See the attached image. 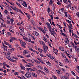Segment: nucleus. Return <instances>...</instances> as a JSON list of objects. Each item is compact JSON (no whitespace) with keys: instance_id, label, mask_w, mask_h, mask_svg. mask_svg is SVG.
<instances>
[{"instance_id":"obj_40","label":"nucleus","mask_w":79,"mask_h":79,"mask_svg":"<svg viewBox=\"0 0 79 79\" xmlns=\"http://www.w3.org/2000/svg\"><path fill=\"white\" fill-rule=\"evenodd\" d=\"M27 16L28 20H29V19H30V17H31V16H30L29 15H27Z\"/></svg>"},{"instance_id":"obj_1","label":"nucleus","mask_w":79,"mask_h":79,"mask_svg":"<svg viewBox=\"0 0 79 79\" xmlns=\"http://www.w3.org/2000/svg\"><path fill=\"white\" fill-rule=\"evenodd\" d=\"M31 76L32 74H31V73L30 72H27L25 74V76L27 78H30V77H31Z\"/></svg>"},{"instance_id":"obj_37","label":"nucleus","mask_w":79,"mask_h":79,"mask_svg":"<svg viewBox=\"0 0 79 79\" xmlns=\"http://www.w3.org/2000/svg\"><path fill=\"white\" fill-rule=\"evenodd\" d=\"M71 73L72 74H73V75H74V76H76V74H75V73H74V72H73V71H72L71 72Z\"/></svg>"},{"instance_id":"obj_59","label":"nucleus","mask_w":79,"mask_h":79,"mask_svg":"<svg viewBox=\"0 0 79 79\" xmlns=\"http://www.w3.org/2000/svg\"><path fill=\"white\" fill-rule=\"evenodd\" d=\"M57 5H61V2H60L58 1L57 2Z\"/></svg>"},{"instance_id":"obj_35","label":"nucleus","mask_w":79,"mask_h":79,"mask_svg":"<svg viewBox=\"0 0 79 79\" xmlns=\"http://www.w3.org/2000/svg\"><path fill=\"white\" fill-rule=\"evenodd\" d=\"M16 4H17V5H18V6H20V8H22L21 6V4H19V3L16 2Z\"/></svg>"},{"instance_id":"obj_16","label":"nucleus","mask_w":79,"mask_h":79,"mask_svg":"<svg viewBox=\"0 0 79 79\" xmlns=\"http://www.w3.org/2000/svg\"><path fill=\"white\" fill-rule=\"evenodd\" d=\"M1 25L3 27H6V25L5 24H3V23H1Z\"/></svg>"},{"instance_id":"obj_18","label":"nucleus","mask_w":79,"mask_h":79,"mask_svg":"<svg viewBox=\"0 0 79 79\" xmlns=\"http://www.w3.org/2000/svg\"><path fill=\"white\" fill-rule=\"evenodd\" d=\"M20 67L21 69H24V70L26 69V68H25V67H24V66H23L20 65Z\"/></svg>"},{"instance_id":"obj_26","label":"nucleus","mask_w":79,"mask_h":79,"mask_svg":"<svg viewBox=\"0 0 79 79\" xmlns=\"http://www.w3.org/2000/svg\"><path fill=\"white\" fill-rule=\"evenodd\" d=\"M20 44L21 45H26V44L23 41H22V42H20Z\"/></svg>"},{"instance_id":"obj_31","label":"nucleus","mask_w":79,"mask_h":79,"mask_svg":"<svg viewBox=\"0 0 79 79\" xmlns=\"http://www.w3.org/2000/svg\"><path fill=\"white\" fill-rule=\"evenodd\" d=\"M68 18L70 19V20H72V18H71V16L69 15H68Z\"/></svg>"},{"instance_id":"obj_36","label":"nucleus","mask_w":79,"mask_h":79,"mask_svg":"<svg viewBox=\"0 0 79 79\" xmlns=\"http://www.w3.org/2000/svg\"><path fill=\"white\" fill-rule=\"evenodd\" d=\"M65 58L66 59H65V62H67V63H69V60H68V59L66 58Z\"/></svg>"},{"instance_id":"obj_50","label":"nucleus","mask_w":79,"mask_h":79,"mask_svg":"<svg viewBox=\"0 0 79 79\" xmlns=\"http://www.w3.org/2000/svg\"><path fill=\"white\" fill-rule=\"evenodd\" d=\"M7 34L9 36H11V33H10L9 32H7Z\"/></svg>"},{"instance_id":"obj_17","label":"nucleus","mask_w":79,"mask_h":79,"mask_svg":"<svg viewBox=\"0 0 79 79\" xmlns=\"http://www.w3.org/2000/svg\"><path fill=\"white\" fill-rule=\"evenodd\" d=\"M53 51L54 53H55V54H56V53H57V52H58V51L56 49L53 48Z\"/></svg>"},{"instance_id":"obj_22","label":"nucleus","mask_w":79,"mask_h":79,"mask_svg":"<svg viewBox=\"0 0 79 79\" xmlns=\"http://www.w3.org/2000/svg\"><path fill=\"white\" fill-rule=\"evenodd\" d=\"M23 53H24V54H25V55H26V54H27V53H28V52H27V51H26V50H24L23 51Z\"/></svg>"},{"instance_id":"obj_6","label":"nucleus","mask_w":79,"mask_h":79,"mask_svg":"<svg viewBox=\"0 0 79 79\" xmlns=\"http://www.w3.org/2000/svg\"><path fill=\"white\" fill-rule=\"evenodd\" d=\"M3 46L4 48V50L5 51V52H6L7 51V48H8V47L6 46L4 44H3Z\"/></svg>"},{"instance_id":"obj_10","label":"nucleus","mask_w":79,"mask_h":79,"mask_svg":"<svg viewBox=\"0 0 79 79\" xmlns=\"http://www.w3.org/2000/svg\"><path fill=\"white\" fill-rule=\"evenodd\" d=\"M59 50H60L61 51H64V48L63 47H59Z\"/></svg>"},{"instance_id":"obj_19","label":"nucleus","mask_w":79,"mask_h":79,"mask_svg":"<svg viewBox=\"0 0 79 79\" xmlns=\"http://www.w3.org/2000/svg\"><path fill=\"white\" fill-rule=\"evenodd\" d=\"M23 21H22L21 23H17V25L18 26H21V24H23Z\"/></svg>"},{"instance_id":"obj_42","label":"nucleus","mask_w":79,"mask_h":79,"mask_svg":"<svg viewBox=\"0 0 79 79\" xmlns=\"http://www.w3.org/2000/svg\"><path fill=\"white\" fill-rule=\"evenodd\" d=\"M23 38L25 40H26V41H28V39L26 38L23 37Z\"/></svg>"},{"instance_id":"obj_8","label":"nucleus","mask_w":79,"mask_h":79,"mask_svg":"<svg viewBox=\"0 0 79 79\" xmlns=\"http://www.w3.org/2000/svg\"><path fill=\"white\" fill-rule=\"evenodd\" d=\"M33 34L35 35L36 36H38L39 35V34L37 32H36L35 31H33Z\"/></svg>"},{"instance_id":"obj_56","label":"nucleus","mask_w":79,"mask_h":79,"mask_svg":"<svg viewBox=\"0 0 79 79\" xmlns=\"http://www.w3.org/2000/svg\"><path fill=\"white\" fill-rule=\"evenodd\" d=\"M21 45L22 47L23 48H26V46H25V45L24 44H21Z\"/></svg>"},{"instance_id":"obj_27","label":"nucleus","mask_w":79,"mask_h":79,"mask_svg":"<svg viewBox=\"0 0 79 79\" xmlns=\"http://www.w3.org/2000/svg\"><path fill=\"white\" fill-rule=\"evenodd\" d=\"M70 8L71 10H74V7H73V6L72 5L70 6Z\"/></svg>"},{"instance_id":"obj_61","label":"nucleus","mask_w":79,"mask_h":79,"mask_svg":"<svg viewBox=\"0 0 79 79\" xmlns=\"http://www.w3.org/2000/svg\"><path fill=\"white\" fill-rule=\"evenodd\" d=\"M47 56H48V57H49V58H50L51 57V56L50 54H48L47 55Z\"/></svg>"},{"instance_id":"obj_58","label":"nucleus","mask_w":79,"mask_h":79,"mask_svg":"<svg viewBox=\"0 0 79 79\" xmlns=\"http://www.w3.org/2000/svg\"><path fill=\"white\" fill-rule=\"evenodd\" d=\"M50 17L51 18V19L52 20H53V15H50Z\"/></svg>"},{"instance_id":"obj_12","label":"nucleus","mask_w":79,"mask_h":79,"mask_svg":"<svg viewBox=\"0 0 79 79\" xmlns=\"http://www.w3.org/2000/svg\"><path fill=\"white\" fill-rule=\"evenodd\" d=\"M46 63L47 64H48V65H49V66H51V63H50V62L48 61H46Z\"/></svg>"},{"instance_id":"obj_15","label":"nucleus","mask_w":79,"mask_h":79,"mask_svg":"<svg viewBox=\"0 0 79 79\" xmlns=\"http://www.w3.org/2000/svg\"><path fill=\"white\" fill-rule=\"evenodd\" d=\"M44 70L45 71V72H46V73H48V70L47 68L45 67H44Z\"/></svg>"},{"instance_id":"obj_34","label":"nucleus","mask_w":79,"mask_h":79,"mask_svg":"<svg viewBox=\"0 0 79 79\" xmlns=\"http://www.w3.org/2000/svg\"><path fill=\"white\" fill-rule=\"evenodd\" d=\"M51 29L53 34H56V33L55 32V30H54V29Z\"/></svg>"},{"instance_id":"obj_20","label":"nucleus","mask_w":79,"mask_h":79,"mask_svg":"<svg viewBox=\"0 0 79 79\" xmlns=\"http://www.w3.org/2000/svg\"><path fill=\"white\" fill-rule=\"evenodd\" d=\"M27 70H28V71H35L34 69L30 68H27Z\"/></svg>"},{"instance_id":"obj_9","label":"nucleus","mask_w":79,"mask_h":79,"mask_svg":"<svg viewBox=\"0 0 79 79\" xmlns=\"http://www.w3.org/2000/svg\"><path fill=\"white\" fill-rule=\"evenodd\" d=\"M32 74L33 77H37V74H36L35 73H32Z\"/></svg>"},{"instance_id":"obj_5","label":"nucleus","mask_w":79,"mask_h":79,"mask_svg":"<svg viewBox=\"0 0 79 79\" xmlns=\"http://www.w3.org/2000/svg\"><path fill=\"white\" fill-rule=\"evenodd\" d=\"M64 42L65 44H69V40H68V38H65V39L64 40Z\"/></svg>"},{"instance_id":"obj_23","label":"nucleus","mask_w":79,"mask_h":79,"mask_svg":"<svg viewBox=\"0 0 79 79\" xmlns=\"http://www.w3.org/2000/svg\"><path fill=\"white\" fill-rule=\"evenodd\" d=\"M56 71L57 72V73H59V74H61L62 73L60 71L58 70H56Z\"/></svg>"},{"instance_id":"obj_62","label":"nucleus","mask_w":79,"mask_h":79,"mask_svg":"<svg viewBox=\"0 0 79 79\" xmlns=\"http://www.w3.org/2000/svg\"><path fill=\"white\" fill-rule=\"evenodd\" d=\"M76 15H77V16L78 17H79V12H77Z\"/></svg>"},{"instance_id":"obj_52","label":"nucleus","mask_w":79,"mask_h":79,"mask_svg":"<svg viewBox=\"0 0 79 79\" xmlns=\"http://www.w3.org/2000/svg\"><path fill=\"white\" fill-rule=\"evenodd\" d=\"M75 50H76V52H79V48H77Z\"/></svg>"},{"instance_id":"obj_32","label":"nucleus","mask_w":79,"mask_h":79,"mask_svg":"<svg viewBox=\"0 0 79 79\" xmlns=\"http://www.w3.org/2000/svg\"><path fill=\"white\" fill-rule=\"evenodd\" d=\"M38 71H39V72H40V73H42V74H44V75H45V73L44 72L42 71V70H38Z\"/></svg>"},{"instance_id":"obj_25","label":"nucleus","mask_w":79,"mask_h":79,"mask_svg":"<svg viewBox=\"0 0 79 79\" xmlns=\"http://www.w3.org/2000/svg\"><path fill=\"white\" fill-rule=\"evenodd\" d=\"M6 63H5V62H4L3 63V68L4 69H6V68L5 67V66H6Z\"/></svg>"},{"instance_id":"obj_48","label":"nucleus","mask_w":79,"mask_h":79,"mask_svg":"<svg viewBox=\"0 0 79 79\" xmlns=\"http://www.w3.org/2000/svg\"><path fill=\"white\" fill-rule=\"evenodd\" d=\"M18 57H19V58H24V57H23V56L21 55H18Z\"/></svg>"},{"instance_id":"obj_38","label":"nucleus","mask_w":79,"mask_h":79,"mask_svg":"<svg viewBox=\"0 0 79 79\" xmlns=\"http://www.w3.org/2000/svg\"><path fill=\"white\" fill-rule=\"evenodd\" d=\"M61 34V35H62L65 36V37H67V35H66L65 34H64L63 33H62Z\"/></svg>"},{"instance_id":"obj_24","label":"nucleus","mask_w":79,"mask_h":79,"mask_svg":"<svg viewBox=\"0 0 79 79\" xmlns=\"http://www.w3.org/2000/svg\"><path fill=\"white\" fill-rule=\"evenodd\" d=\"M61 55H62V56L64 58H66V56L64 54V53H61Z\"/></svg>"},{"instance_id":"obj_28","label":"nucleus","mask_w":79,"mask_h":79,"mask_svg":"<svg viewBox=\"0 0 79 79\" xmlns=\"http://www.w3.org/2000/svg\"><path fill=\"white\" fill-rule=\"evenodd\" d=\"M43 40H44V41L45 42H47V41H48L47 40V38H46L44 37L43 38Z\"/></svg>"},{"instance_id":"obj_30","label":"nucleus","mask_w":79,"mask_h":79,"mask_svg":"<svg viewBox=\"0 0 79 79\" xmlns=\"http://www.w3.org/2000/svg\"><path fill=\"white\" fill-rule=\"evenodd\" d=\"M31 23H32V24H34L33 25L34 26H35V24H34V23H35V22H34V21L33 20H31Z\"/></svg>"},{"instance_id":"obj_33","label":"nucleus","mask_w":79,"mask_h":79,"mask_svg":"<svg viewBox=\"0 0 79 79\" xmlns=\"http://www.w3.org/2000/svg\"><path fill=\"white\" fill-rule=\"evenodd\" d=\"M34 61L36 62V63H37L38 64H40V63L39 61L37 60H34Z\"/></svg>"},{"instance_id":"obj_49","label":"nucleus","mask_w":79,"mask_h":79,"mask_svg":"<svg viewBox=\"0 0 79 79\" xmlns=\"http://www.w3.org/2000/svg\"><path fill=\"white\" fill-rule=\"evenodd\" d=\"M59 64L60 66H63V64L61 63L60 62L59 63Z\"/></svg>"},{"instance_id":"obj_64","label":"nucleus","mask_w":79,"mask_h":79,"mask_svg":"<svg viewBox=\"0 0 79 79\" xmlns=\"http://www.w3.org/2000/svg\"><path fill=\"white\" fill-rule=\"evenodd\" d=\"M48 13H50V7H48Z\"/></svg>"},{"instance_id":"obj_55","label":"nucleus","mask_w":79,"mask_h":79,"mask_svg":"<svg viewBox=\"0 0 79 79\" xmlns=\"http://www.w3.org/2000/svg\"><path fill=\"white\" fill-rule=\"evenodd\" d=\"M65 13V16L66 17H67V15H68V13H67V12H66V11L65 12H64Z\"/></svg>"},{"instance_id":"obj_29","label":"nucleus","mask_w":79,"mask_h":79,"mask_svg":"<svg viewBox=\"0 0 79 79\" xmlns=\"http://www.w3.org/2000/svg\"><path fill=\"white\" fill-rule=\"evenodd\" d=\"M52 10L53 11L55 10V5L54 4L52 5Z\"/></svg>"},{"instance_id":"obj_51","label":"nucleus","mask_w":79,"mask_h":79,"mask_svg":"<svg viewBox=\"0 0 79 79\" xmlns=\"http://www.w3.org/2000/svg\"><path fill=\"white\" fill-rule=\"evenodd\" d=\"M21 77L22 78V79L23 78V79H26V77H24V76L22 75H21Z\"/></svg>"},{"instance_id":"obj_11","label":"nucleus","mask_w":79,"mask_h":79,"mask_svg":"<svg viewBox=\"0 0 79 79\" xmlns=\"http://www.w3.org/2000/svg\"><path fill=\"white\" fill-rule=\"evenodd\" d=\"M7 52L8 54H7L8 55H10L11 53V49H9L7 51Z\"/></svg>"},{"instance_id":"obj_13","label":"nucleus","mask_w":79,"mask_h":79,"mask_svg":"<svg viewBox=\"0 0 79 79\" xmlns=\"http://www.w3.org/2000/svg\"><path fill=\"white\" fill-rule=\"evenodd\" d=\"M2 14H1V12H0V19H1V20L3 21V22H4V20L2 18Z\"/></svg>"},{"instance_id":"obj_14","label":"nucleus","mask_w":79,"mask_h":79,"mask_svg":"<svg viewBox=\"0 0 79 79\" xmlns=\"http://www.w3.org/2000/svg\"><path fill=\"white\" fill-rule=\"evenodd\" d=\"M10 55H9V54L7 55L6 58L8 60H10V59H11V58L10 57Z\"/></svg>"},{"instance_id":"obj_45","label":"nucleus","mask_w":79,"mask_h":79,"mask_svg":"<svg viewBox=\"0 0 79 79\" xmlns=\"http://www.w3.org/2000/svg\"><path fill=\"white\" fill-rule=\"evenodd\" d=\"M10 21L11 23V24H13V19H10Z\"/></svg>"},{"instance_id":"obj_47","label":"nucleus","mask_w":79,"mask_h":79,"mask_svg":"<svg viewBox=\"0 0 79 79\" xmlns=\"http://www.w3.org/2000/svg\"><path fill=\"white\" fill-rule=\"evenodd\" d=\"M64 79H69L68 78V77L66 75H64Z\"/></svg>"},{"instance_id":"obj_57","label":"nucleus","mask_w":79,"mask_h":79,"mask_svg":"<svg viewBox=\"0 0 79 79\" xmlns=\"http://www.w3.org/2000/svg\"><path fill=\"white\" fill-rule=\"evenodd\" d=\"M67 2H68L67 0H63V2H64V3H67Z\"/></svg>"},{"instance_id":"obj_7","label":"nucleus","mask_w":79,"mask_h":79,"mask_svg":"<svg viewBox=\"0 0 79 79\" xmlns=\"http://www.w3.org/2000/svg\"><path fill=\"white\" fill-rule=\"evenodd\" d=\"M23 5L24 7H25V8H26L27 6V5L25 2H23Z\"/></svg>"},{"instance_id":"obj_39","label":"nucleus","mask_w":79,"mask_h":79,"mask_svg":"<svg viewBox=\"0 0 79 79\" xmlns=\"http://www.w3.org/2000/svg\"><path fill=\"white\" fill-rule=\"evenodd\" d=\"M71 5H72V4L70 3L67 6V8H69L71 6Z\"/></svg>"},{"instance_id":"obj_60","label":"nucleus","mask_w":79,"mask_h":79,"mask_svg":"<svg viewBox=\"0 0 79 79\" xmlns=\"http://www.w3.org/2000/svg\"><path fill=\"white\" fill-rule=\"evenodd\" d=\"M48 43L49 45V46L51 47H52V46L51 45V43L50 42H48Z\"/></svg>"},{"instance_id":"obj_43","label":"nucleus","mask_w":79,"mask_h":79,"mask_svg":"<svg viewBox=\"0 0 79 79\" xmlns=\"http://www.w3.org/2000/svg\"><path fill=\"white\" fill-rule=\"evenodd\" d=\"M5 30L4 29H3L2 31V34L3 35L4 34V33H5Z\"/></svg>"},{"instance_id":"obj_44","label":"nucleus","mask_w":79,"mask_h":79,"mask_svg":"<svg viewBox=\"0 0 79 79\" xmlns=\"http://www.w3.org/2000/svg\"><path fill=\"white\" fill-rule=\"evenodd\" d=\"M7 10H9L10 11H11L12 9L11 8L7 6Z\"/></svg>"},{"instance_id":"obj_2","label":"nucleus","mask_w":79,"mask_h":79,"mask_svg":"<svg viewBox=\"0 0 79 79\" xmlns=\"http://www.w3.org/2000/svg\"><path fill=\"white\" fill-rule=\"evenodd\" d=\"M43 48L44 49V52L45 53H46L47 52V49H48V48L47 46H43Z\"/></svg>"},{"instance_id":"obj_21","label":"nucleus","mask_w":79,"mask_h":79,"mask_svg":"<svg viewBox=\"0 0 79 79\" xmlns=\"http://www.w3.org/2000/svg\"><path fill=\"white\" fill-rule=\"evenodd\" d=\"M49 32H51V35H52L55 36V35H53V32H52V29L49 30Z\"/></svg>"},{"instance_id":"obj_41","label":"nucleus","mask_w":79,"mask_h":79,"mask_svg":"<svg viewBox=\"0 0 79 79\" xmlns=\"http://www.w3.org/2000/svg\"><path fill=\"white\" fill-rule=\"evenodd\" d=\"M38 51L40 52V53H42V49L40 48L38 49Z\"/></svg>"},{"instance_id":"obj_63","label":"nucleus","mask_w":79,"mask_h":79,"mask_svg":"<svg viewBox=\"0 0 79 79\" xmlns=\"http://www.w3.org/2000/svg\"><path fill=\"white\" fill-rule=\"evenodd\" d=\"M17 39H16V38L14 37L13 38V40H17Z\"/></svg>"},{"instance_id":"obj_46","label":"nucleus","mask_w":79,"mask_h":79,"mask_svg":"<svg viewBox=\"0 0 79 79\" xmlns=\"http://www.w3.org/2000/svg\"><path fill=\"white\" fill-rule=\"evenodd\" d=\"M40 56H42V57H43V58H44V57H46V56H44V55H43V54H40Z\"/></svg>"},{"instance_id":"obj_54","label":"nucleus","mask_w":79,"mask_h":79,"mask_svg":"<svg viewBox=\"0 0 79 79\" xmlns=\"http://www.w3.org/2000/svg\"><path fill=\"white\" fill-rule=\"evenodd\" d=\"M74 36L76 37V38H77V39H79V36L75 34L74 35Z\"/></svg>"},{"instance_id":"obj_4","label":"nucleus","mask_w":79,"mask_h":79,"mask_svg":"<svg viewBox=\"0 0 79 79\" xmlns=\"http://www.w3.org/2000/svg\"><path fill=\"white\" fill-rule=\"evenodd\" d=\"M38 29H39V30L41 31H42V32L44 34H45V33L44 31V29L40 27H38Z\"/></svg>"},{"instance_id":"obj_53","label":"nucleus","mask_w":79,"mask_h":79,"mask_svg":"<svg viewBox=\"0 0 79 79\" xmlns=\"http://www.w3.org/2000/svg\"><path fill=\"white\" fill-rule=\"evenodd\" d=\"M4 44H5V45H8V43H7V42H6V41H4Z\"/></svg>"},{"instance_id":"obj_3","label":"nucleus","mask_w":79,"mask_h":79,"mask_svg":"<svg viewBox=\"0 0 79 79\" xmlns=\"http://www.w3.org/2000/svg\"><path fill=\"white\" fill-rule=\"evenodd\" d=\"M47 26L48 27V30H50V29H52V27L51 25H50V24L48 23H46Z\"/></svg>"}]
</instances>
